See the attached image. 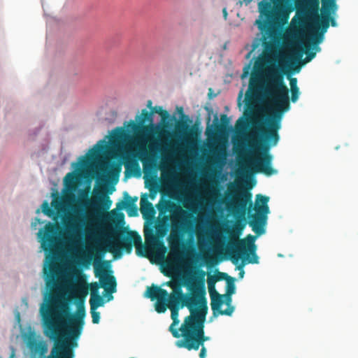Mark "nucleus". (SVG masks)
<instances>
[{
  "mask_svg": "<svg viewBox=\"0 0 358 358\" xmlns=\"http://www.w3.org/2000/svg\"><path fill=\"white\" fill-rule=\"evenodd\" d=\"M118 217L120 218V221L124 222V215L122 213H119Z\"/></svg>",
  "mask_w": 358,
  "mask_h": 358,
  "instance_id": "obj_44",
  "label": "nucleus"
},
{
  "mask_svg": "<svg viewBox=\"0 0 358 358\" xmlns=\"http://www.w3.org/2000/svg\"><path fill=\"white\" fill-rule=\"evenodd\" d=\"M77 180V176L73 173H68L64 178V182L67 186L74 185Z\"/></svg>",
  "mask_w": 358,
  "mask_h": 358,
  "instance_id": "obj_27",
  "label": "nucleus"
},
{
  "mask_svg": "<svg viewBox=\"0 0 358 358\" xmlns=\"http://www.w3.org/2000/svg\"><path fill=\"white\" fill-rule=\"evenodd\" d=\"M88 164V161L87 159H83L82 162H81V165L83 166H87Z\"/></svg>",
  "mask_w": 358,
  "mask_h": 358,
  "instance_id": "obj_43",
  "label": "nucleus"
},
{
  "mask_svg": "<svg viewBox=\"0 0 358 358\" xmlns=\"http://www.w3.org/2000/svg\"><path fill=\"white\" fill-rule=\"evenodd\" d=\"M229 123V118L227 117V115H221V124L222 126L225 127H227Z\"/></svg>",
  "mask_w": 358,
  "mask_h": 358,
  "instance_id": "obj_36",
  "label": "nucleus"
},
{
  "mask_svg": "<svg viewBox=\"0 0 358 358\" xmlns=\"http://www.w3.org/2000/svg\"><path fill=\"white\" fill-rule=\"evenodd\" d=\"M45 334L55 341V346L48 358H73V352L66 341V338L69 337L66 331H61V335L58 337L52 336L50 333L47 331ZM69 338L71 337L69 336Z\"/></svg>",
  "mask_w": 358,
  "mask_h": 358,
  "instance_id": "obj_11",
  "label": "nucleus"
},
{
  "mask_svg": "<svg viewBox=\"0 0 358 358\" xmlns=\"http://www.w3.org/2000/svg\"><path fill=\"white\" fill-rule=\"evenodd\" d=\"M130 358H134V357H130Z\"/></svg>",
  "mask_w": 358,
  "mask_h": 358,
  "instance_id": "obj_55",
  "label": "nucleus"
},
{
  "mask_svg": "<svg viewBox=\"0 0 358 358\" xmlns=\"http://www.w3.org/2000/svg\"><path fill=\"white\" fill-rule=\"evenodd\" d=\"M281 0H264L258 3V8L261 17H264L266 19H258L255 24L258 29L263 34L262 40L264 44L267 45L266 39L273 34V28L271 21L275 17V11L280 8V3Z\"/></svg>",
  "mask_w": 358,
  "mask_h": 358,
  "instance_id": "obj_8",
  "label": "nucleus"
},
{
  "mask_svg": "<svg viewBox=\"0 0 358 358\" xmlns=\"http://www.w3.org/2000/svg\"><path fill=\"white\" fill-rule=\"evenodd\" d=\"M151 105H152V101H148V107H151Z\"/></svg>",
  "mask_w": 358,
  "mask_h": 358,
  "instance_id": "obj_50",
  "label": "nucleus"
},
{
  "mask_svg": "<svg viewBox=\"0 0 358 358\" xmlns=\"http://www.w3.org/2000/svg\"><path fill=\"white\" fill-rule=\"evenodd\" d=\"M103 303V299L99 294L90 297V310H96L99 307L102 306Z\"/></svg>",
  "mask_w": 358,
  "mask_h": 358,
  "instance_id": "obj_23",
  "label": "nucleus"
},
{
  "mask_svg": "<svg viewBox=\"0 0 358 358\" xmlns=\"http://www.w3.org/2000/svg\"><path fill=\"white\" fill-rule=\"evenodd\" d=\"M212 194H213V195H214V196H219V195H220V194L218 193V191H217V190H213V191L212 192Z\"/></svg>",
  "mask_w": 358,
  "mask_h": 358,
  "instance_id": "obj_47",
  "label": "nucleus"
},
{
  "mask_svg": "<svg viewBox=\"0 0 358 358\" xmlns=\"http://www.w3.org/2000/svg\"><path fill=\"white\" fill-rule=\"evenodd\" d=\"M269 198L266 196L257 194L256 196L257 207L256 211L257 214H252L249 215L250 220L249 225L252 227V231L257 235H262L265 233V225L267 220V215L269 213L268 206Z\"/></svg>",
  "mask_w": 358,
  "mask_h": 358,
  "instance_id": "obj_10",
  "label": "nucleus"
},
{
  "mask_svg": "<svg viewBox=\"0 0 358 358\" xmlns=\"http://www.w3.org/2000/svg\"><path fill=\"white\" fill-rule=\"evenodd\" d=\"M100 285L98 282H93L90 285L91 296H94L95 295L99 294V289Z\"/></svg>",
  "mask_w": 358,
  "mask_h": 358,
  "instance_id": "obj_31",
  "label": "nucleus"
},
{
  "mask_svg": "<svg viewBox=\"0 0 358 358\" xmlns=\"http://www.w3.org/2000/svg\"><path fill=\"white\" fill-rule=\"evenodd\" d=\"M217 280H226L227 281V282H229V281L234 282V278L228 275L227 273H222V272H218Z\"/></svg>",
  "mask_w": 358,
  "mask_h": 358,
  "instance_id": "obj_32",
  "label": "nucleus"
},
{
  "mask_svg": "<svg viewBox=\"0 0 358 358\" xmlns=\"http://www.w3.org/2000/svg\"><path fill=\"white\" fill-rule=\"evenodd\" d=\"M330 23L332 27H336L337 25L335 18L334 17H331V15H330L329 24Z\"/></svg>",
  "mask_w": 358,
  "mask_h": 358,
  "instance_id": "obj_40",
  "label": "nucleus"
},
{
  "mask_svg": "<svg viewBox=\"0 0 358 358\" xmlns=\"http://www.w3.org/2000/svg\"><path fill=\"white\" fill-rule=\"evenodd\" d=\"M169 296L168 294L167 298L164 300H160L157 301L155 304V310L159 313H164L167 308H169Z\"/></svg>",
  "mask_w": 358,
  "mask_h": 358,
  "instance_id": "obj_24",
  "label": "nucleus"
},
{
  "mask_svg": "<svg viewBox=\"0 0 358 358\" xmlns=\"http://www.w3.org/2000/svg\"><path fill=\"white\" fill-rule=\"evenodd\" d=\"M138 124L134 122L133 127L135 131L139 133L145 134L151 131L152 128L153 117L151 112H148L146 109H143L140 116H138Z\"/></svg>",
  "mask_w": 358,
  "mask_h": 358,
  "instance_id": "obj_13",
  "label": "nucleus"
},
{
  "mask_svg": "<svg viewBox=\"0 0 358 358\" xmlns=\"http://www.w3.org/2000/svg\"><path fill=\"white\" fill-rule=\"evenodd\" d=\"M91 315L92 318V322L94 324H98L100 320V313L96 310H91Z\"/></svg>",
  "mask_w": 358,
  "mask_h": 358,
  "instance_id": "obj_33",
  "label": "nucleus"
},
{
  "mask_svg": "<svg viewBox=\"0 0 358 358\" xmlns=\"http://www.w3.org/2000/svg\"><path fill=\"white\" fill-rule=\"evenodd\" d=\"M42 211L43 213L51 217L54 214L53 210L49 206V204L47 201H44L42 204Z\"/></svg>",
  "mask_w": 358,
  "mask_h": 358,
  "instance_id": "obj_28",
  "label": "nucleus"
},
{
  "mask_svg": "<svg viewBox=\"0 0 358 358\" xmlns=\"http://www.w3.org/2000/svg\"><path fill=\"white\" fill-rule=\"evenodd\" d=\"M258 45H259L258 43H257V44H254V45H253V48H252V50H255V49L257 48V47L258 46Z\"/></svg>",
  "mask_w": 358,
  "mask_h": 358,
  "instance_id": "obj_49",
  "label": "nucleus"
},
{
  "mask_svg": "<svg viewBox=\"0 0 358 358\" xmlns=\"http://www.w3.org/2000/svg\"><path fill=\"white\" fill-rule=\"evenodd\" d=\"M199 272L200 275L194 281L186 285L190 292L189 294H184L180 286H173L171 282L168 284L173 288V292L169 296V309L171 312V317L173 320L169 327V331L174 338H178L182 336V332L180 333V328H176L180 322L178 320L180 308L187 307L190 313L189 315H192V311L196 315L203 306L207 305L204 280L206 273L202 270Z\"/></svg>",
  "mask_w": 358,
  "mask_h": 358,
  "instance_id": "obj_4",
  "label": "nucleus"
},
{
  "mask_svg": "<svg viewBox=\"0 0 358 358\" xmlns=\"http://www.w3.org/2000/svg\"><path fill=\"white\" fill-rule=\"evenodd\" d=\"M254 83H255L254 78H253V76H252L250 78V86L252 87L254 85Z\"/></svg>",
  "mask_w": 358,
  "mask_h": 358,
  "instance_id": "obj_45",
  "label": "nucleus"
},
{
  "mask_svg": "<svg viewBox=\"0 0 358 358\" xmlns=\"http://www.w3.org/2000/svg\"><path fill=\"white\" fill-rule=\"evenodd\" d=\"M64 224L66 229L71 231H75L78 229L77 219L76 217H70L67 222L64 220Z\"/></svg>",
  "mask_w": 358,
  "mask_h": 358,
  "instance_id": "obj_25",
  "label": "nucleus"
},
{
  "mask_svg": "<svg viewBox=\"0 0 358 358\" xmlns=\"http://www.w3.org/2000/svg\"><path fill=\"white\" fill-rule=\"evenodd\" d=\"M208 313L207 305L203 306L196 314L192 311V315L187 316L180 327L182 339L178 340L176 345L179 348L188 350H197L203 345L209 337L205 336L204 324Z\"/></svg>",
  "mask_w": 358,
  "mask_h": 358,
  "instance_id": "obj_5",
  "label": "nucleus"
},
{
  "mask_svg": "<svg viewBox=\"0 0 358 358\" xmlns=\"http://www.w3.org/2000/svg\"><path fill=\"white\" fill-rule=\"evenodd\" d=\"M42 234V231L41 230L39 232H38V235H41Z\"/></svg>",
  "mask_w": 358,
  "mask_h": 358,
  "instance_id": "obj_53",
  "label": "nucleus"
},
{
  "mask_svg": "<svg viewBox=\"0 0 358 358\" xmlns=\"http://www.w3.org/2000/svg\"><path fill=\"white\" fill-rule=\"evenodd\" d=\"M59 227L48 222L41 237V247L48 253L46 259L52 262L57 254ZM45 275L46 287L49 292L45 294V303L40 309L45 331L52 336L58 337L61 331H66L72 339L78 338L83 330L85 317V299L88 294L89 285L85 275L79 271L73 273L76 282L70 284L68 301L73 300L76 304L75 313H70L67 303L62 302L57 289V267L53 262L43 269Z\"/></svg>",
  "mask_w": 358,
  "mask_h": 358,
  "instance_id": "obj_1",
  "label": "nucleus"
},
{
  "mask_svg": "<svg viewBox=\"0 0 358 358\" xmlns=\"http://www.w3.org/2000/svg\"><path fill=\"white\" fill-rule=\"evenodd\" d=\"M244 264H245L244 260H243V264L241 266H238V268L241 269L244 266Z\"/></svg>",
  "mask_w": 358,
  "mask_h": 358,
  "instance_id": "obj_51",
  "label": "nucleus"
},
{
  "mask_svg": "<svg viewBox=\"0 0 358 358\" xmlns=\"http://www.w3.org/2000/svg\"><path fill=\"white\" fill-rule=\"evenodd\" d=\"M306 10L308 17L318 20L320 1L319 0H305Z\"/></svg>",
  "mask_w": 358,
  "mask_h": 358,
  "instance_id": "obj_18",
  "label": "nucleus"
},
{
  "mask_svg": "<svg viewBox=\"0 0 358 358\" xmlns=\"http://www.w3.org/2000/svg\"><path fill=\"white\" fill-rule=\"evenodd\" d=\"M337 9L336 0H322V14L334 15Z\"/></svg>",
  "mask_w": 358,
  "mask_h": 358,
  "instance_id": "obj_20",
  "label": "nucleus"
},
{
  "mask_svg": "<svg viewBox=\"0 0 358 358\" xmlns=\"http://www.w3.org/2000/svg\"><path fill=\"white\" fill-rule=\"evenodd\" d=\"M168 217H164V220L159 222L156 227V232L153 229L144 230L145 245L142 244L141 236L134 231H129L128 236L118 240L115 234L112 235L103 234L102 244L94 248V254L87 256V264L94 257V275L100 280L103 287L108 286L111 292H115L116 287L115 278L108 273L107 267L110 266L108 261L101 262L106 252H109L113 255L115 259H119L122 256V252L130 253L132 250V243L136 247V255L140 257H148L154 250L163 248L165 250L164 243L161 241L168 233L169 224L166 222Z\"/></svg>",
  "mask_w": 358,
  "mask_h": 358,
  "instance_id": "obj_3",
  "label": "nucleus"
},
{
  "mask_svg": "<svg viewBox=\"0 0 358 358\" xmlns=\"http://www.w3.org/2000/svg\"><path fill=\"white\" fill-rule=\"evenodd\" d=\"M235 292V285H234V282H227V294L226 295H229L231 296V295L232 294H234Z\"/></svg>",
  "mask_w": 358,
  "mask_h": 358,
  "instance_id": "obj_34",
  "label": "nucleus"
},
{
  "mask_svg": "<svg viewBox=\"0 0 358 358\" xmlns=\"http://www.w3.org/2000/svg\"><path fill=\"white\" fill-rule=\"evenodd\" d=\"M126 137V131L122 127H116L113 130L110 137V143L117 145Z\"/></svg>",
  "mask_w": 358,
  "mask_h": 358,
  "instance_id": "obj_21",
  "label": "nucleus"
},
{
  "mask_svg": "<svg viewBox=\"0 0 358 358\" xmlns=\"http://www.w3.org/2000/svg\"><path fill=\"white\" fill-rule=\"evenodd\" d=\"M187 217H192L180 207L177 208L171 216V233L168 241L171 249L170 257L176 260L180 256L179 249L182 235L193 230V222L188 220Z\"/></svg>",
  "mask_w": 358,
  "mask_h": 358,
  "instance_id": "obj_7",
  "label": "nucleus"
},
{
  "mask_svg": "<svg viewBox=\"0 0 358 358\" xmlns=\"http://www.w3.org/2000/svg\"><path fill=\"white\" fill-rule=\"evenodd\" d=\"M245 226V222L236 223L234 230L231 233V241L227 247L226 251L234 264H237L243 255H248V252L252 254V256L248 260V263L257 264L258 263V257L255 253V241L256 237L249 234L244 239H238V236L241 234Z\"/></svg>",
  "mask_w": 358,
  "mask_h": 358,
  "instance_id": "obj_6",
  "label": "nucleus"
},
{
  "mask_svg": "<svg viewBox=\"0 0 358 358\" xmlns=\"http://www.w3.org/2000/svg\"><path fill=\"white\" fill-rule=\"evenodd\" d=\"M232 199L227 201L222 200L220 203H225L229 211L238 219L245 220L247 210L250 212L252 208V194L246 190L234 192L231 194Z\"/></svg>",
  "mask_w": 358,
  "mask_h": 358,
  "instance_id": "obj_9",
  "label": "nucleus"
},
{
  "mask_svg": "<svg viewBox=\"0 0 358 358\" xmlns=\"http://www.w3.org/2000/svg\"><path fill=\"white\" fill-rule=\"evenodd\" d=\"M168 292L158 286L152 285L147 288L145 296L150 298L152 301L155 299L160 301L167 298Z\"/></svg>",
  "mask_w": 358,
  "mask_h": 358,
  "instance_id": "obj_17",
  "label": "nucleus"
},
{
  "mask_svg": "<svg viewBox=\"0 0 358 358\" xmlns=\"http://www.w3.org/2000/svg\"><path fill=\"white\" fill-rule=\"evenodd\" d=\"M234 311V307L230 306V304L228 306V308L225 310H221L219 313L220 315H231L233 312Z\"/></svg>",
  "mask_w": 358,
  "mask_h": 358,
  "instance_id": "obj_35",
  "label": "nucleus"
},
{
  "mask_svg": "<svg viewBox=\"0 0 358 358\" xmlns=\"http://www.w3.org/2000/svg\"><path fill=\"white\" fill-rule=\"evenodd\" d=\"M313 38H314L310 36V40H311V43H308L304 44L302 52L306 53V57L303 59V64L310 62L316 55V52L312 50V49H315V51H317L315 48V45L313 44Z\"/></svg>",
  "mask_w": 358,
  "mask_h": 358,
  "instance_id": "obj_19",
  "label": "nucleus"
},
{
  "mask_svg": "<svg viewBox=\"0 0 358 358\" xmlns=\"http://www.w3.org/2000/svg\"><path fill=\"white\" fill-rule=\"evenodd\" d=\"M97 194H101L98 199L94 198L92 200L87 199L86 202L83 205L85 206L90 207L96 213L100 210L101 203L104 209H108L112 203V201L108 196L104 194L102 192H97Z\"/></svg>",
  "mask_w": 358,
  "mask_h": 358,
  "instance_id": "obj_14",
  "label": "nucleus"
},
{
  "mask_svg": "<svg viewBox=\"0 0 358 358\" xmlns=\"http://www.w3.org/2000/svg\"><path fill=\"white\" fill-rule=\"evenodd\" d=\"M124 201L117 203V208L120 210L127 208V214L129 217H135L138 215V208L135 202L138 200V197H131L127 192H124Z\"/></svg>",
  "mask_w": 358,
  "mask_h": 358,
  "instance_id": "obj_16",
  "label": "nucleus"
},
{
  "mask_svg": "<svg viewBox=\"0 0 358 358\" xmlns=\"http://www.w3.org/2000/svg\"><path fill=\"white\" fill-rule=\"evenodd\" d=\"M140 205V210L143 215L148 213H152L154 212L152 204L147 199L146 197H141Z\"/></svg>",
  "mask_w": 358,
  "mask_h": 358,
  "instance_id": "obj_22",
  "label": "nucleus"
},
{
  "mask_svg": "<svg viewBox=\"0 0 358 358\" xmlns=\"http://www.w3.org/2000/svg\"><path fill=\"white\" fill-rule=\"evenodd\" d=\"M210 306L213 314L215 315L217 313H220L221 310V306L224 303L227 306L231 303V297L229 295L220 294L217 292L210 294Z\"/></svg>",
  "mask_w": 358,
  "mask_h": 358,
  "instance_id": "obj_15",
  "label": "nucleus"
},
{
  "mask_svg": "<svg viewBox=\"0 0 358 358\" xmlns=\"http://www.w3.org/2000/svg\"><path fill=\"white\" fill-rule=\"evenodd\" d=\"M291 98L289 89L284 82L282 74L273 73L269 77L264 90L265 96L271 103V113L266 122V127H256L248 135L250 145L257 150L254 159L256 171L267 176L277 173V170L271 166L273 156L269 151L275 146L279 140V130L283 114L290 108V100L295 103L299 97V88L292 89Z\"/></svg>",
  "mask_w": 358,
  "mask_h": 358,
  "instance_id": "obj_2",
  "label": "nucleus"
},
{
  "mask_svg": "<svg viewBox=\"0 0 358 358\" xmlns=\"http://www.w3.org/2000/svg\"><path fill=\"white\" fill-rule=\"evenodd\" d=\"M201 350L199 353V357L200 358H206V348L205 345H201Z\"/></svg>",
  "mask_w": 358,
  "mask_h": 358,
  "instance_id": "obj_38",
  "label": "nucleus"
},
{
  "mask_svg": "<svg viewBox=\"0 0 358 358\" xmlns=\"http://www.w3.org/2000/svg\"><path fill=\"white\" fill-rule=\"evenodd\" d=\"M218 156H220V155H218ZM225 156H226V154H225L224 150H223L222 152H220V157H222V159H225Z\"/></svg>",
  "mask_w": 358,
  "mask_h": 358,
  "instance_id": "obj_46",
  "label": "nucleus"
},
{
  "mask_svg": "<svg viewBox=\"0 0 358 358\" xmlns=\"http://www.w3.org/2000/svg\"><path fill=\"white\" fill-rule=\"evenodd\" d=\"M177 110L178 111V113H180V115H181V118H187V116H186L184 113H183V108L182 107H179V108H177Z\"/></svg>",
  "mask_w": 358,
  "mask_h": 358,
  "instance_id": "obj_39",
  "label": "nucleus"
},
{
  "mask_svg": "<svg viewBox=\"0 0 358 358\" xmlns=\"http://www.w3.org/2000/svg\"><path fill=\"white\" fill-rule=\"evenodd\" d=\"M244 273H245L244 271H243V270H241V271H240V273H239V277H240V278H243V275H244Z\"/></svg>",
  "mask_w": 358,
  "mask_h": 358,
  "instance_id": "obj_48",
  "label": "nucleus"
},
{
  "mask_svg": "<svg viewBox=\"0 0 358 358\" xmlns=\"http://www.w3.org/2000/svg\"><path fill=\"white\" fill-rule=\"evenodd\" d=\"M246 74H248V71H246L245 72H244L243 76H245Z\"/></svg>",
  "mask_w": 358,
  "mask_h": 358,
  "instance_id": "obj_52",
  "label": "nucleus"
},
{
  "mask_svg": "<svg viewBox=\"0 0 358 358\" xmlns=\"http://www.w3.org/2000/svg\"><path fill=\"white\" fill-rule=\"evenodd\" d=\"M218 281L217 278L209 277L208 279V292L209 294L217 292L215 288V282Z\"/></svg>",
  "mask_w": 358,
  "mask_h": 358,
  "instance_id": "obj_29",
  "label": "nucleus"
},
{
  "mask_svg": "<svg viewBox=\"0 0 358 358\" xmlns=\"http://www.w3.org/2000/svg\"><path fill=\"white\" fill-rule=\"evenodd\" d=\"M313 22L312 30L313 31L321 29V32L319 34H313L311 37L313 38V44L315 45L317 50H320V48L318 46L323 39L324 34L327 31L329 27L330 15L322 14L321 17L318 15V20L317 18H312Z\"/></svg>",
  "mask_w": 358,
  "mask_h": 358,
  "instance_id": "obj_12",
  "label": "nucleus"
},
{
  "mask_svg": "<svg viewBox=\"0 0 358 358\" xmlns=\"http://www.w3.org/2000/svg\"><path fill=\"white\" fill-rule=\"evenodd\" d=\"M60 205V202L54 199L52 202V206L55 208H58V206Z\"/></svg>",
  "mask_w": 358,
  "mask_h": 358,
  "instance_id": "obj_41",
  "label": "nucleus"
},
{
  "mask_svg": "<svg viewBox=\"0 0 358 358\" xmlns=\"http://www.w3.org/2000/svg\"><path fill=\"white\" fill-rule=\"evenodd\" d=\"M289 80L290 90L298 88L297 79L296 78L290 77V78H289Z\"/></svg>",
  "mask_w": 358,
  "mask_h": 358,
  "instance_id": "obj_37",
  "label": "nucleus"
},
{
  "mask_svg": "<svg viewBox=\"0 0 358 358\" xmlns=\"http://www.w3.org/2000/svg\"><path fill=\"white\" fill-rule=\"evenodd\" d=\"M182 126H185V127L187 126L185 123H182Z\"/></svg>",
  "mask_w": 358,
  "mask_h": 358,
  "instance_id": "obj_54",
  "label": "nucleus"
},
{
  "mask_svg": "<svg viewBox=\"0 0 358 358\" xmlns=\"http://www.w3.org/2000/svg\"><path fill=\"white\" fill-rule=\"evenodd\" d=\"M151 113L152 116L154 113H158L164 120L169 117V113L160 106L151 107Z\"/></svg>",
  "mask_w": 358,
  "mask_h": 358,
  "instance_id": "obj_26",
  "label": "nucleus"
},
{
  "mask_svg": "<svg viewBox=\"0 0 358 358\" xmlns=\"http://www.w3.org/2000/svg\"><path fill=\"white\" fill-rule=\"evenodd\" d=\"M105 143L104 141H99L95 146H94V148H96V150H91V152H92V155H96L98 152H101L103 150V149L105 148V145H103V143Z\"/></svg>",
  "mask_w": 358,
  "mask_h": 358,
  "instance_id": "obj_30",
  "label": "nucleus"
},
{
  "mask_svg": "<svg viewBox=\"0 0 358 358\" xmlns=\"http://www.w3.org/2000/svg\"><path fill=\"white\" fill-rule=\"evenodd\" d=\"M222 13H223V16H224V20H227V15H228V13H227V8H224L222 9Z\"/></svg>",
  "mask_w": 358,
  "mask_h": 358,
  "instance_id": "obj_42",
  "label": "nucleus"
}]
</instances>
